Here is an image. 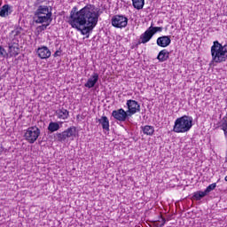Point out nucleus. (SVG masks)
I'll list each match as a JSON object with an SVG mask.
<instances>
[{"instance_id":"nucleus-7","label":"nucleus","mask_w":227,"mask_h":227,"mask_svg":"<svg viewBox=\"0 0 227 227\" xmlns=\"http://www.w3.org/2000/svg\"><path fill=\"white\" fill-rule=\"evenodd\" d=\"M126 106L128 107V111L126 113L129 116H132V114H136V113H139V111H141V106L136 100H127Z\"/></svg>"},{"instance_id":"nucleus-18","label":"nucleus","mask_w":227,"mask_h":227,"mask_svg":"<svg viewBox=\"0 0 227 227\" xmlns=\"http://www.w3.org/2000/svg\"><path fill=\"white\" fill-rule=\"evenodd\" d=\"M12 6L9 4H4L0 9V17H8V15H12Z\"/></svg>"},{"instance_id":"nucleus-31","label":"nucleus","mask_w":227,"mask_h":227,"mask_svg":"<svg viewBox=\"0 0 227 227\" xmlns=\"http://www.w3.org/2000/svg\"><path fill=\"white\" fill-rule=\"evenodd\" d=\"M224 180H225V182H227V176H225Z\"/></svg>"},{"instance_id":"nucleus-11","label":"nucleus","mask_w":227,"mask_h":227,"mask_svg":"<svg viewBox=\"0 0 227 227\" xmlns=\"http://www.w3.org/2000/svg\"><path fill=\"white\" fill-rule=\"evenodd\" d=\"M156 43L159 47H168L171 43V36L162 35L158 37Z\"/></svg>"},{"instance_id":"nucleus-12","label":"nucleus","mask_w":227,"mask_h":227,"mask_svg":"<svg viewBox=\"0 0 227 227\" xmlns=\"http://www.w3.org/2000/svg\"><path fill=\"white\" fill-rule=\"evenodd\" d=\"M151 38H153V34H152V31L150 28H148L144 34L140 35L138 45H141V43H148Z\"/></svg>"},{"instance_id":"nucleus-1","label":"nucleus","mask_w":227,"mask_h":227,"mask_svg":"<svg viewBox=\"0 0 227 227\" xmlns=\"http://www.w3.org/2000/svg\"><path fill=\"white\" fill-rule=\"evenodd\" d=\"M100 12L98 9H95V5L87 4L80 11L77 7H73L70 12L68 24L71 27H74L77 31H80L81 35L90 38V34L93 32L97 24H98V18Z\"/></svg>"},{"instance_id":"nucleus-9","label":"nucleus","mask_w":227,"mask_h":227,"mask_svg":"<svg viewBox=\"0 0 227 227\" xmlns=\"http://www.w3.org/2000/svg\"><path fill=\"white\" fill-rule=\"evenodd\" d=\"M112 116H114V120H117L118 121H126L129 115L123 108H120L118 110H114Z\"/></svg>"},{"instance_id":"nucleus-15","label":"nucleus","mask_w":227,"mask_h":227,"mask_svg":"<svg viewBox=\"0 0 227 227\" xmlns=\"http://www.w3.org/2000/svg\"><path fill=\"white\" fill-rule=\"evenodd\" d=\"M157 59L160 61V63L168 61V59H169V51H168V50H161L157 56Z\"/></svg>"},{"instance_id":"nucleus-4","label":"nucleus","mask_w":227,"mask_h":227,"mask_svg":"<svg viewBox=\"0 0 227 227\" xmlns=\"http://www.w3.org/2000/svg\"><path fill=\"white\" fill-rule=\"evenodd\" d=\"M24 137L29 145H33L40 137V129L36 126L29 127L25 131Z\"/></svg>"},{"instance_id":"nucleus-29","label":"nucleus","mask_w":227,"mask_h":227,"mask_svg":"<svg viewBox=\"0 0 227 227\" xmlns=\"http://www.w3.org/2000/svg\"><path fill=\"white\" fill-rule=\"evenodd\" d=\"M59 56H61V51L58 50L54 52L53 57L58 58Z\"/></svg>"},{"instance_id":"nucleus-30","label":"nucleus","mask_w":227,"mask_h":227,"mask_svg":"<svg viewBox=\"0 0 227 227\" xmlns=\"http://www.w3.org/2000/svg\"><path fill=\"white\" fill-rule=\"evenodd\" d=\"M42 3V0H37V4H40Z\"/></svg>"},{"instance_id":"nucleus-8","label":"nucleus","mask_w":227,"mask_h":227,"mask_svg":"<svg viewBox=\"0 0 227 227\" xmlns=\"http://www.w3.org/2000/svg\"><path fill=\"white\" fill-rule=\"evenodd\" d=\"M34 20L35 24H43L52 22V13L48 14H34Z\"/></svg>"},{"instance_id":"nucleus-13","label":"nucleus","mask_w":227,"mask_h":227,"mask_svg":"<svg viewBox=\"0 0 227 227\" xmlns=\"http://www.w3.org/2000/svg\"><path fill=\"white\" fill-rule=\"evenodd\" d=\"M49 13H52V9H49L47 5H39L34 15H47Z\"/></svg>"},{"instance_id":"nucleus-22","label":"nucleus","mask_w":227,"mask_h":227,"mask_svg":"<svg viewBox=\"0 0 227 227\" xmlns=\"http://www.w3.org/2000/svg\"><path fill=\"white\" fill-rule=\"evenodd\" d=\"M205 196H207V193L202 191H199V192H195L193 193L192 199L196 200V201H200L202 198H205Z\"/></svg>"},{"instance_id":"nucleus-20","label":"nucleus","mask_w":227,"mask_h":227,"mask_svg":"<svg viewBox=\"0 0 227 227\" xmlns=\"http://www.w3.org/2000/svg\"><path fill=\"white\" fill-rule=\"evenodd\" d=\"M142 131L146 136H153L155 129L153 126L146 125L145 127H142Z\"/></svg>"},{"instance_id":"nucleus-25","label":"nucleus","mask_w":227,"mask_h":227,"mask_svg":"<svg viewBox=\"0 0 227 227\" xmlns=\"http://www.w3.org/2000/svg\"><path fill=\"white\" fill-rule=\"evenodd\" d=\"M215 187H217V184L214 183L209 184L206 190L204 191L206 194H208V192H212V191H214V189H215Z\"/></svg>"},{"instance_id":"nucleus-24","label":"nucleus","mask_w":227,"mask_h":227,"mask_svg":"<svg viewBox=\"0 0 227 227\" xmlns=\"http://www.w3.org/2000/svg\"><path fill=\"white\" fill-rule=\"evenodd\" d=\"M162 29H163L162 27H153V26H151L149 27V30L151 31L153 36V35H155V33H161Z\"/></svg>"},{"instance_id":"nucleus-16","label":"nucleus","mask_w":227,"mask_h":227,"mask_svg":"<svg viewBox=\"0 0 227 227\" xmlns=\"http://www.w3.org/2000/svg\"><path fill=\"white\" fill-rule=\"evenodd\" d=\"M56 114L59 120H67L70 116V113L65 108L57 110Z\"/></svg>"},{"instance_id":"nucleus-27","label":"nucleus","mask_w":227,"mask_h":227,"mask_svg":"<svg viewBox=\"0 0 227 227\" xmlns=\"http://www.w3.org/2000/svg\"><path fill=\"white\" fill-rule=\"evenodd\" d=\"M0 56H2V58H6V56H8L6 50L3 48V46H0Z\"/></svg>"},{"instance_id":"nucleus-26","label":"nucleus","mask_w":227,"mask_h":227,"mask_svg":"<svg viewBox=\"0 0 227 227\" xmlns=\"http://www.w3.org/2000/svg\"><path fill=\"white\" fill-rule=\"evenodd\" d=\"M49 26H51V23H46V24L38 26L36 28L37 33H42V31H45V29H47V27H49Z\"/></svg>"},{"instance_id":"nucleus-23","label":"nucleus","mask_w":227,"mask_h":227,"mask_svg":"<svg viewBox=\"0 0 227 227\" xmlns=\"http://www.w3.org/2000/svg\"><path fill=\"white\" fill-rule=\"evenodd\" d=\"M59 129H60L59 123L52 122V121L49 123L48 130L50 132H56V131H58Z\"/></svg>"},{"instance_id":"nucleus-28","label":"nucleus","mask_w":227,"mask_h":227,"mask_svg":"<svg viewBox=\"0 0 227 227\" xmlns=\"http://www.w3.org/2000/svg\"><path fill=\"white\" fill-rule=\"evenodd\" d=\"M161 221H162L161 223H154V227H163L164 224H166V218L161 217Z\"/></svg>"},{"instance_id":"nucleus-2","label":"nucleus","mask_w":227,"mask_h":227,"mask_svg":"<svg viewBox=\"0 0 227 227\" xmlns=\"http://www.w3.org/2000/svg\"><path fill=\"white\" fill-rule=\"evenodd\" d=\"M212 63H223L227 59V44L223 45L219 41H215L211 47Z\"/></svg>"},{"instance_id":"nucleus-3","label":"nucleus","mask_w":227,"mask_h":227,"mask_svg":"<svg viewBox=\"0 0 227 227\" xmlns=\"http://www.w3.org/2000/svg\"><path fill=\"white\" fill-rule=\"evenodd\" d=\"M192 129V117L184 115L175 121L173 131L176 134L189 132Z\"/></svg>"},{"instance_id":"nucleus-6","label":"nucleus","mask_w":227,"mask_h":227,"mask_svg":"<svg viewBox=\"0 0 227 227\" xmlns=\"http://www.w3.org/2000/svg\"><path fill=\"white\" fill-rule=\"evenodd\" d=\"M129 24V19L123 15H115L112 18V26L114 27L121 28L127 27Z\"/></svg>"},{"instance_id":"nucleus-5","label":"nucleus","mask_w":227,"mask_h":227,"mask_svg":"<svg viewBox=\"0 0 227 227\" xmlns=\"http://www.w3.org/2000/svg\"><path fill=\"white\" fill-rule=\"evenodd\" d=\"M76 130L77 129L75 127H70L61 133H57L56 136H57L58 141H59L60 143H65L67 139L70 137H75Z\"/></svg>"},{"instance_id":"nucleus-17","label":"nucleus","mask_w":227,"mask_h":227,"mask_svg":"<svg viewBox=\"0 0 227 227\" xmlns=\"http://www.w3.org/2000/svg\"><path fill=\"white\" fill-rule=\"evenodd\" d=\"M98 121L102 126L103 130L109 132V119L107 116H102Z\"/></svg>"},{"instance_id":"nucleus-21","label":"nucleus","mask_w":227,"mask_h":227,"mask_svg":"<svg viewBox=\"0 0 227 227\" xmlns=\"http://www.w3.org/2000/svg\"><path fill=\"white\" fill-rule=\"evenodd\" d=\"M132 4L136 10H143L145 7V0H132Z\"/></svg>"},{"instance_id":"nucleus-14","label":"nucleus","mask_w":227,"mask_h":227,"mask_svg":"<svg viewBox=\"0 0 227 227\" xmlns=\"http://www.w3.org/2000/svg\"><path fill=\"white\" fill-rule=\"evenodd\" d=\"M98 82V74L97 73H93L91 77L87 81V82L84 84L85 88H94L95 84Z\"/></svg>"},{"instance_id":"nucleus-19","label":"nucleus","mask_w":227,"mask_h":227,"mask_svg":"<svg viewBox=\"0 0 227 227\" xmlns=\"http://www.w3.org/2000/svg\"><path fill=\"white\" fill-rule=\"evenodd\" d=\"M9 52L11 56H19V44L15 43L9 44Z\"/></svg>"},{"instance_id":"nucleus-10","label":"nucleus","mask_w":227,"mask_h":227,"mask_svg":"<svg viewBox=\"0 0 227 227\" xmlns=\"http://www.w3.org/2000/svg\"><path fill=\"white\" fill-rule=\"evenodd\" d=\"M36 54L41 59H49L51 52L47 46H43L36 50Z\"/></svg>"}]
</instances>
